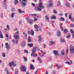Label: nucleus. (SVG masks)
Here are the masks:
<instances>
[{
  "instance_id": "obj_46",
  "label": "nucleus",
  "mask_w": 74,
  "mask_h": 74,
  "mask_svg": "<svg viewBox=\"0 0 74 74\" xmlns=\"http://www.w3.org/2000/svg\"><path fill=\"white\" fill-rule=\"evenodd\" d=\"M31 15H32V16H37V14H31Z\"/></svg>"
},
{
  "instance_id": "obj_5",
  "label": "nucleus",
  "mask_w": 74,
  "mask_h": 74,
  "mask_svg": "<svg viewBox=\"0 0 74 74\" xmlns=\"http://www.w3.org/2000/svg\"><path fill=\"white\" fill-rule=\"evenodd\" d=\"M22 1H26V2ZM27 0H22V1L21 2V4L23 7H25L26 5V3H27Z\"/></svg>"
},
{
  "instance_id": "obj_2",
  "label": "nucleus",
  "mask_w": 74,
  "mask_h": 74,
  "mask_svg": "<svg viewBox=\"0 0 74 74\" xmlns=\"http://www.w3.org/2000/svg\"><path fill=\"white\" fill-rule=\"evenodd\" d=\"M28 34H30L31 36H34V32L33 31V29H31V31H29L27 32Z\"/></svg>"
},
{
  "instance_id": "obj_32",
  "label": "nucleus",
  "mask_w": 74,
  "mask_h": 74,
  "mask_svg": "<svg viewBox=\"0 0 74 74\" xmlns=\"http://www.w3.org/2000/svg\"><path fill=\"white\" fill-rule=\"evenodd\" d=\"M60 20L61 21H65V19L63 18H60Z\"/></svg>"
},
{
  "instance_id": "obj_12",
  "label": "nucleus",
  "mask_w": 74,
  "mask_h": 74,
  "mask_svg": "<svg viewBox=\"0 0 74 74\" xmlns=\"http://www.w3.org/2000/svg\"><path fill=\"white\" fill-rule=\"evenodd\" d=\"M18 12H19L20 14H23L25 13V12L24 11H22L21 9H19L18 10Z\"/></svg>"
},
{
  "instance_id": "obj_24",
  "label": "nucleus",
  "mask_w": 74,
  "mask_h": 74,
  "mask_svg": "<svg viewBox=\"0 0 74 74\" xmlns=\"http://www.w3.org/2000/svg\"><path fill=\"white\" fill-rule=\"evenodd\" d=\"M14 62H12L9 64V65L10 66H12L14 64Z\"/></svg>"
},
{
  "instance_id": "obj_43",
  "label": "nucleus",
  "mask_w": 74,
  "mask_h": 74,
  "mask_svg": "<svg viewBox=\"0 0 74 74\" xmlns=\"http://www.w3.org/2000/svg\"><path fill=\"white\" fill-rule=\"evenodd\" d=\"M37 21V19L36 18V17H34V21Z\"/></svg>"
},
{
  "instance_id": "obj_26",
  "label": "nucleus",
  "mask_w": 74,
  "mask_h": 74,
  "mask_svg": "<svg viewBox=\"0 0 74 74\" xmlns=\"http://www.w3.org/2000/svg\"><path fill=\"white\" fill-rule=\"evenodd\" d=\"M33 67H34V66L32 64H31L30 65V69H33Z\"/></svg>"
},
{
  "instance_id": "obj_11",
  "label": "nucleus",
  "mask_w": 74,
  "mask_h": 74,
  "mask_svg": "<svg viewBox=\"0 0 74 74\" xmlns=\"http://www.w3.org/2000/svg\"><path fill=\"white\" fill-rule=\"evenodd\" d=\"M33 21L31 19H28L27 20V22L30 25H32V22Z\"/></svg>"
},
{
  "instance_id": "obj_30",
  "label": "nucleus",
  "mask_w": 74,
  "mask_h": 74,
  "mask_svg": "<svg viewBox=\"0 0 74 74\" xmlns=\"http://www.w3.org/2000/svg\"><path fill=\"white\" fill-rule=\"evenodd\" d=\"M24 53H29L28 51L26 49H25L24 50Z\"/></svg>"
},
{
  "instance_id": "obj_31",
  "label": "nucleus",
  "mask_w": 74,
  "mask_h": 74,
  "mask_svg": "<svg viewBox=\"0 0 74 74\" xmlns=\"http://www.w3.org/2000/svg\"><path fill=\"white\" fill-rule=\"evenodd\" d=\"M23 58L25 62H27V58L26 57H23Z\"/></svg>"
},
{
  "instance_id": "obj_13",
  "label": "nucleus",
  "mask_w": 74,
  "mask_h": 74,
  "mask_svg": "<svg viewBox=\"0 0 74 74\" xmlns=\"http://www.w3.org/2000/svg\"><path fill=\"white\" fill-rule=\"evenodd\" d=\"M55 41H51L50 42V45H55Z\"/></svg>"
},
{
  "instance_id": "obj_51",
  "label": "nucleus",
  "mask_w": 74,
  "mask_h": 74,
  "mask_svg": "<svg viewBox=\"0 0 74 74\" xmlns=\"http://www.w3.org/2000/svg\"><path fill=\"white\" fill-rule=\"evenodd\" d=\"M23 34H24V35H25L26 37H27V34H26L25 32H23Z\"/></svg>"
},
{
  "instance_id": "obj_53",
  "label": "nucleus",
  "mask_w": 74,
  "mask_h": 74,
  "mask_svg": "<svg viewBox=\"0 0 74 74\" xmlns=\"http://www.w3.org/2000/svg\"><path fill=\"white\" fill-rule=\"evenodd\" d=\"M70 32L72 33H73V29H70Z\"/></svg>"
},
{
  "instance_id": "obj_6",
  "label": "nucleus",
  "mask_w": 74,
  "mask_h": 74,
  "mask_svg": "<svg viewBox=\"0 0 74 74\" xmlns=\"http://www.w3.org/2000/svg\"><path fill=\"white\" fill-rule=\"evenodd\" d=\"M20 70L21 71H23L24 72H25L26 71V68L25 66H21Z\"/></svg>"
},
{
  "instance_id": "obj_27",
  "label": "nucleus",
  "mask_w": 74,
  "mask_h": 74,
  "mask_svg": "<svg viewBox=\"0 0 74 74\" xmlns=\"http://www.w3.org/2000/svg\"><path fill=\"white\" fill-rule=\"evenodd\" d=\"M57 5L58 6H60V5H61V3H60V1H59L58 2Z\"/></svg>"
},
{
  "instance_id": "obj_21",
  "label": "nucleus",
  "mask_w": 74,
  "mask_h": 74,
  "mask_svg": "<svg viewBox=\"0 0 74 74\" xmlns=\"http://www.w3.org/2000/svg\"><path fill=\"white\" fill-rule=\"evenodd\" d=\"M0 38H4V36H3V35L1 32H0Z\"/></svg>"
},
{
  "instance_id": "obj_42",
  "label": "nucleus",
  "mask_w": 74,
  "mask_h": 74,
  "mask_svg": "<svg viewBox=\"0 0 74 74\" xmlns=\"http://www.w3.org/2000/svg\"><path fill=\"white\" fill-rule=\"evenodd\" d=\"M18 40H14V42L15 43H16V44H18Z\"/></svg>"
},
{
  "instance_id": "obj_35",
  "label": "nucleus",
  "mask_w": 74,
  "mask_h": 74,
  "mask_svg": "<svg viewBox=\"0 0 74 74\" xmlns=\"http://www.w3.org/2000/svg\"><path fill=\"white\" fill-rule=\"evenodd\" d=\"M5 71L7 73L10 72V71H9V70H8L7 69V68H5Z\"/></svg>"
},
{
  "instance_id": "obj_23",
  "label": "nucleus",
  "mask_w": 74,
  "mask_h": 74,
  "mask_svg": "<svg viewBox=\"0 0 74 74\" xmlns=\"http://www.w3.org/2000/svg\"><path fill=\"white\" fill-rule=\"evenodd\" d=\"M27 41L29 42H32V40H31V38L30 37H29L28 38Z\"/></svg>"
},
{
  "instance_id": "obj_7",
  "label": "nucleus",
  "mask_w": 74,
  "mask_h": 74,
  "mask_svg": "<svg viewBox=\"0 0 74 74\" xmlns=\"http://www.w3.org/2000/svg\"><path fill=\"white\" fill-rule=\"evenodd\" d=\"M48 7H52L53 5V3L52 2V1L50 0L48 2Z\"/></svg>"
},
{
  "instance_id": "obj_18",
  "label": "nucleus",
  "mask_w": 74,
  "mask_h": 74,
  "mask_svg": "<svg viewBox=\"0 0 74 74\" xmlns=\"http://www.w3.org/2000/svg\"><path fill=\"white\" fill-rule=\"evenodd\" d=\"M68 33V30L67 29L64 30V34H66Z\"/></svg>"
},
{
  "instance_id": "obj_50",
  "label": "nucleus",
  "mask_w": 74,
  "mask_h": 74,
  "mask_svg": "<svg viewBox=\"0 0 74 74\" xmlns=\"http://www.w3.org/2000/svg\"><path fill=\"white\" fill-rule=\"evenodd\" d=\"M70 37V35H67L66 37L67 38H69Z\"/></svg>"
},
{
  "instance_id": "obj_10",
  "label": "nucleus",
  "mask_w": 74,
  "mask_h": 74,
  "mask_svg": "<svg viewBox=\"0 0 74 74\" xmlns=\"http://www.w3.org/2000/svg\"><path fill=\"white\" fill-rule=\"evenodd\" d=\"M36 47H35V48H33V49L32 50V54H33V53H35V52H36Z\"/></svg>"
},
{
  "instance_id": "obj_34",
  "label": "nucleus",
  "mask_w": 74,
  "mask_h": 74,
  "mask_svg": "<svg viewBox=\"0 0 74 74\" xmlns=\"http://www.w3.org/2000/svg\"><path fill=\"white\" fill-rule=\"evenodd\" d=\"M61 53H62V55H64V51L62 50L61 52Z\"/></svg>"
},
{
  "instance_id": "obj_20",
  "label": "nucleus",
  "mask_w": 74,
  "mask_h": 74,
  "mask_svg": "<svg viewBox=\"0 0 74 74\" xmlns=\"http://www.w3.org/2000/svg\"><path fill=\"white\" fill-rule=\"evenodd\" d=\"M31 56H34V57H37L38 55L36 53H33V54L32 53L31 54Z\"/></svg>"
},
{
  "instance_id": "obj_8",
  "label": "nucleus",
  "mask_w": 74,
  "mask_h": 74,
  "mask_svg": "<svg viewBox=\"0 0 74 74\" xmlns=\"http://www.w3.org/2000/svg\"><path fill=\"white\" fill-rule=\"evenodd\" d=\"M5 47L7 50H9L10 49V46L8 45V43L6 42L5 44Z\"/></svg>"
},
{
  "instance_id": "obj_48",
  "label": "nucleus",
  "mask_w": 74,
  "mask_h": 74,
  "mask_svg": "<svg viewBox=\"0 0 74 74\" xmlns=\"http://www.w3.org/2000/svg\"><path fill=\"white\" fill-rule=\"evenodd\" d=\"M32 5L33 6V7H34L36 5L34 3H32Z\"/></svg>"
},
{
  "instance_id": "obj_63",
  "label": "nucleus",
  "mask_w": 74,
  "mask_h": 74,
  "mask_svg": "<svg viewBox=\"0 0 74 74\" xmlns=\"http://www.w3.org/2000/svg\"><path fill=\"white\" fill-rule=\"evenodd\" d=\"M68 51H69V50L68 49H67L66 50V53H68Z\"/></svg>"
},
{
  "instance_id": "obj_60",
  "label": "nucleus",
  "mask_w": 74,
  "mask_h": 74,
  "mask_svg": "<svg viewBox=\"0 0 74 74\" xmlns=\"http://www.w3.org/2000/svg\"><path fill=\"white\" fill-rule=\"evenodd\" d=\"M14 31H17L18 30V28H16L15 29H14Z\"/></svg>"
},
{
  "instance_id": "obj_17",
  "label": "nucleus",
  "mask_w": 74,
  "mask_h": 74,
  "mask_svg": "<svg viewBox=\"0 0 74 74\" xmlns=\"http://www.w3.org/2000/svg\"><path fill=\"white\" fill-rule=\"evenodd\" d=\"M38 37L39 38V43H40L41 42V41H42V39H41V36H38Z\"/></svg>"
},
{
  "instance_id": "obj_38",
  "label": "nucleus",
  "mask_w": 74,
  "mask_h": 74,
  "mask_svg": "<svg viewBox=\"0 0 74 74\" xmlns=\"http://www.w3.org/2000/svg\"><path fill=\"white\" fill-rule=\"evenodd\" d=\"M65 63L66 64H68V65H70V64H70V62H69V61L66 62H65Z\"/></svg>"
},
{
  "instance_id": "obj_28",
  "label": "nucleus",
  "mask_w": 74,
  "mask_h": 74,
  "mask_svg": "<svg viewBox=\"0 0 74 74\" xmlns=\"http://www.w3.org/2000/svg\"><path fill=\"white\" fill-rule=\"evenodd\" d=\"M51 19H56V16H52L51 18Z\"/></svg>"
},
{
  "instance_id": "obj_58",
  "label": "nucleus",
  "mask_w": 74,
  "mask_h": 74,
  "mask_svg": "<svg viewBox=\"0 0 74 74\" xmlns=\"http://www.w3.org/2000/svg\"><path fill=\"white\" fill-rule=\"evenodd\" d=\"M59 16H63V14L62 13H60L59 14Z\"/></svg>"
},
{
  "instance_id": "obj_36",
  "label": "nucleus",
  "mask_w": 74,
  "mask_h": 74,
  "mask_svg": "<svg viewBox=\"0 0 74 74\" xmlns=\"http://www.w3.org/2000/svg\"><path fill=\"white\" fill-rule=\"evenodd\" d=\"M70 27H74V24H71L70 25Z\"/></svg>"
},
{
  "instance_id": "obj_52",
  "label": "nucleus",
  "mask_w": 74,
  "mask_h": 74,
  "mask_svg": "<svg viewBox=\"0 0 74 74\" xmlns=\"http://www.w3.org/2000/svg\"><path fill=\"white\" fill-rule=\"evenodd\" d=\"M6 27L7 29H10V26H9V25H7L6 26Z\"/></svg>"
},
{
  "instance_id": "obj_41",
  "label": "nucleus",
  "mask_w": 74,
  "mask_h": 74,
  "mask_svg": "<svg viewBox=\"0 0 74 74\" xmlns=\"http://www.w3.org/2000/svg\"><path fill=\"white\" fill-rule=\"evenodd\" d=\"M60 28L61 30H62V31H63V27H62V26H60Z\"/></svg>"
},
{
  "instance_id": "obj_14",
  "label": "nucleus",
  "mask_w": 74,
  "mask_h": 74,
  "mask_svg": "<svg viewBox=\"0 0 74 74\" xmlns=\"http://www.w3.org/2000/svg\"><path fill=\"white\" fill-rule=\"evenodd\" d=\"M25 41H23L21 43V46L23 47H25Z\"/></svg>"
},
{
  "instance_id": "obj_47",
  "label": "nucleus",
  "mask_w": 74,
  "mask_h": 74,
  "mask_svg": "<svg viewBox=\"0 0 74 74\" xmlns=\"http://www.w3.org/2000/svg\"><path fill=\"white\" fill-rule=\"evenodd\" d=\"M13 64V67H15L16 66V65H17V64H14V63Z\"/></svg>"
},
{
  "instance_id": "obj_54",
  "label": "nucleus",
  "mask_w": 74,
  "mask_h": 74,
  "mask_svg": "<svg viewBox=\"0 0 74 74\" xmlns=\"http://www.w3.org/2000/svg\"><path fill=\"white\" fill-rule=\"evenodd\" d=\"M60 67H61V66H57V69H59Z\"/></svg>"
},
{
  "instance_id": "obj_16",
  "label": "nucleus",
  "mask_w": 74,
  "mask_h": 74,
  "mask_svg": "<svg viewBox=\"0 0 74 74\" xmlns=\"http://www.w3.org/2000/svg\"><path fill=\"white\" fill-rule=\"evenodd\" d=\"M15 15V14L14 13H12L10 15V17L12 18H14V15Z\"/></svg>"
},
{
  "instance_id": "obj_19",
  "label": "nucleus",
  "mask_w": 74,
  "mask_h": 74,
  "mask_svg": "<svg viewBox=\"0 0 74 74\" xmlns=\"http://www.w3.org/2000/svg\"><path fill=\"white\" fill-rule=\"evenodd\" d=\"M57 35L58 37H60L61 36V34H60V32L59 31H58L57 33Z\"/></svg>"
},
{
  "instance_id": "obj_22",
  "label": "nucleus",
  "mask_w": 74,
  "mask_h": 74,
  "mask_svg": "<svg viewBox=\"0 0 74 74\" xmlns=\"http://www.w3.org/2000/svg\"><path fill=\"white\" fill-rule=\"evenodd\" d=\"M28 46L29 47H32L33 46V43H29L28 44Z\"/></svg>"
},
{
  "instance_id": "obj_25",
  "label": "nucleus",
  "mask_w": 74,
  "mask_h": 74,
  "mask_svg": "<svg viewBox=\"0 0 74 74\" xmlns=\"http://www.w3.org/2000/svg\"><path fill=\"white\" fill-rule=\"evenodd\" d=\"M19 3L18 0H14V4L15 5H16L17 4H18Z\"/></svg>"
},
{
  "instance_id": "obj_57",
  "label": "nucleus",
  "mask_w": 74,
  "mask_h": 74,
  "mask_svg": "<svg viewBox=\"0 0 74 74\" xmlns=\"http://www.w3.org/2000/svg\"><path fill=\"white\" fill-rule=\"evenodd\" d=\"M37 59H38V60L39 61V60H41V59L40 58L38 57H37Z\"/></svg>"
},
{
  "instance_id": "obj_49",
  "label": "nucleus",
  "mask_w": 74,
  "mask_h": 74,
  "mask_svg": "<svg viewBox=\"0 0 74 74\" xmlns=\"http://www.w3.org/2000/svg\"><path fill=\"white\" fill-rule=\"evenodd\" d=\"M53 12L54 14H57V13L56 12V10H54L53 11Z\"/></svg>"
},
{
  "instance_id": "obj_44",
  "label": "nucleus",
  "mask_w": 74,
  "mask_h": 74,
  "mask_svg": "<svg viewBox=\"0 0 74 74\" xmlns=\"http://www.w3.org/2000/svg\"><path fill=\"white\" fill-rule=\"evenodd\" d=\"M15 34H17V35H18L19 34V32L18 31L16 32H15Z\"/></svg>"
},
{
  "instance_id": "obj_64",
  "label": "nucleus",
  "mask_w": 74,
  "mask_h": 74,
  "mask_svg": "<svg viewBox=\"0 0 74 74\" xmlns=\"http://www.w3.org/2000/svg\"><path fill=\"white\" fill-rule=\"evenodd\" d=\"M69 19H72V18H71V16H69Z\"/></svg>"
},
{
  "instance_id": "obj_29",
  "label": "nucleus",
  "mask_w": 74,
  "mask_h": 74,
  "mask_svg": "<svg viewBox=\"0 0 74 74\" xmlns=\"http://www.w3.org/2000/svg\"><path fill=\"white\" fill-rule=\"evenodd\" d=\"M17 51H18V55H21V54H20V53H21V50H19L17 49Z\"/></svg>"
},
{
  "instance_id": "obj_55",
  "label": "nucleus",
  "mask_w": 74,
  "mask_h": 74,
  "mask_svg": "<svg viewBox=\"0 0 74 74\" xmlns=\"http://www.w3.org/2000/svg\"><path fill=\"white\" fill-rule=\"evenodd\" d=\"M53 74H55V73H56V71L55 70H53Z\"/></svg>"
},
{
  "instance_id": "obj_37",
  "label": "nucleus",
  "mask_w": 74,
  "mask_h": 74,
  "mask_svg": "<svg viewBox=\"0 0 74 74\" xmlns=\"http://www.w3.org/2000/svg\"><path fill=\"white\" fill-rule=\"evenodd\" d=\"M60 41L61 42H64L65 41H64V40H63V39L62 38L60 39Z\"/></svg>"
},
{
  "instance_id": "obj_33",
  "label": "nucleus",
  "mask_w": 74,
  "mask_h": 74,
  "mask_svg": "<svg viewBox=\"0 0 74 74\" xmlns=\"http://www.w3.org/2000/svg\"><path fill=\"white\" fill-rule=\"evenodd\" d=\"M45 18L46 19V20H47V21H48L49 20V17H48V16H45Z\"/></svg>"
},
{
  "instance_id": "obj_4",
  "label": "nucleus",
  "mask_w": 74,
  "mask_h": 74,
  "mask_svg": "<svg viewBox=\"0 0 74 74\" xmlns=\"http://www.w3.org/2000/svg\"><path fill=\"white\" fill-rule=\"evenodd\" d=\"M53 53L54 54L55 56H60V54L58 53V51L56 50H54L53 51Z\"/></svg>"
},
{
  "instance_id": "obj_59",
  "label": "nucleus",
  "mask_w": 74,
  "mask_h": 74,
  "mask_svg": "<svg viewBox=\"0 0 74 74\" xmlns=\"http://www.w3.org/2000/svg\"><path fill=\"white\" fill-rule=\"evenodd\" d=\"M71 21H73V22H74V18H72L71 19Z\"/></svg>"
},
{
  "instance_id": "obj_45",
  "label": "nucleus",
  "mask_w": 74,
  "mask_h": 74,
  "mask_svg": "<svg viewBox=\"0 0 74 74\" xmlns=\"http://www.w3.org/2000/svg\"><path fill=\"white\" fill-rule=\"evenodd\" d=\"M34 27L35 29H37V27H38V26L37 25H34Z\"/></svg>"
},
{
  "instance_id": "obj_40",
  "label": "nucleus",
  "mask_w": 74,
  "mask_h": 74,
  "mask_svg": "<svg viewBox=\"0 0 74 74\" xmlns=\"http://www.w3.org/2000/svg\"><path fill=\"white\" fill-rule=\"evenodd\" d=\"M52 66H53V64H52L51 66H49V69H52Z\"/></svg>"
},
{
  "instance_id": "obj_56",
  "label": "nucleus",
  "mask_w": 74,
  "mask_h": 74,
  "mask_svg": "<svg viewBox=\"0 0 74 74\" xmlns=\"http://www.w3.org/2000/svg\"><path fill=\"white\" fill-rule=\"evenodd\" d=\"M3 13H1V18H3Z\"/></svg>"
},
{
  "instance_id": "obj_61",
  "label": "nucleus",
  "mask_w": 74,
  "mask_h": 74,
  "mask_svg": "<svg viewBox=\"0 0 74 74\" xmlns=\"http://www.w3.org/2000/svg\"><path fill=\"white\" fill-rule=\"evenodd\" d=\"M67 14H68L67 13L65 14V17H67Z\"/></svg>"
},
{
  "instance_id": "obj_15",
  "label": "nucleus",
  "mask_w": 74,
  "mask_h": 74,
  "mask_svg": "<svg viewBox=\"0 0 74 74\" xmlns=\"http://www.w3.org/2000/svg\"><path fill=\"white\" fill-rule=\"evenodd\" d=\"M65 4L67 7H68L69 8H70V3H66Z\"/></svg>"
},
{
  "instance_id": "obj_9",
  "label": "nucleus",
  "mask_w": 74,
  "mask_h": 74,
  "mask_svg": "<svg viewBox=\"0 0 74 74\" xmlns=\"http://www.w3.org/2000/svg\"><path fill=\"white\" fill-rule=\"evenodd\" d=\"M14 37L16 40V39L19 38V36L18 35L15 34L14 35Z\"/></svg>"
},
{
  "instance_id": "obj_3",
  "label": "nucleus",
  "mask_w": 74,
  "mask_h": 74,
  "mask_svg": "<svg viewBox=\"0 0 74 74\" xmlns=\"http://www.w3.org/2000/svg\"><path fill=\"white\" fill-rule=\"evenodd\" d=\"M6 0L4 1L3 2V7H4L5 9H7V5H6Z\"/></svg>"
},
{
  "instance_id": "obj_1",
  "label": "nucleus",
  "mask_w": 74,
  "mask_h": 74,
  "mask_svg": "<svg viewBox=\"0 0 74 74\" xmlns=\"http://www.w3.org/2000/svg\"><path fill=\"white\" fill-rule=\"evenodd\" d=\"M42 2L39 3L38 7L35 8L36 11H41L42 8L43 9L44 8V6H42Z\"/></svg>"
},
{
  "instance_id": "obj_62",
  "label": "nucleus",
  "mask_w": 74,
  "mask_h": 74,
  "mask_svg": "<svg viewBox=\"0 0 74 74\" xmlns=\"http://www.w3.org/2000/svg\"><path fill=\"white\" fill-rule=\"evenodd\" d=\"M29 16H27V17H26V20H27V21L29 19Z\"/></svg>"
},
{
  "instance_id": "obj_39",
  "label": "nucleus",
  "mask_w": 74,
  "mask_h": 74,
  "mask_svg": "<svg viewBox=\"0 0 74 74\" xmlns=\"http://www.w3.org/2000/svg\"><path fill=\"white\" fill-rule=\"evenodd\" d=\"M2 56L4 58L5 56V53H2Z\"/></svg>"
}]
</instances>
